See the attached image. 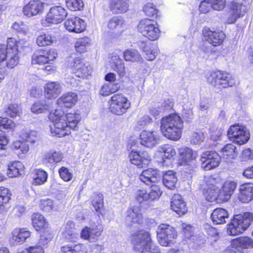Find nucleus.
Returning a JSON list of instances; mask_svg holds the SVG:
<instances>
[{
    "label": "nucleus",
    "instance_id": "f257e3e1",
    "mask_svg": "<svg viewBox=\"0 0 253 253\" xmlns=\"http://www.w3.org/2000/svg\"><path fill=\"white\" fill-rule=\"evenodd\" d=\"M183 122L176 114L164 117L161 121V129L164 135L169 139L177 140L181 137Z\"/></svg>",
    "mask_w": 253,
    "mask_h": 253
},
{
    "label": "nucleus",
    "instance_id": "f03ea898",
    "mask_svg": "<svg viewBox=\"0 0 253 253\" xmlns=\"http://www.w3.org/2000/svg\"><path fill=\"white\" fill-rule=\"evenodd\" d=\"M21 42H17L14 38H9L7 44H0V59L1 66H6L9 68H13L19 62L18 47Z\"/></svg>",
    "mask_w": 253,
    "mask_h": 253
},
{
    "label": "nucleus",
    "instance_id": "7ed1b4c3",
    "mask_svg": "<svg viewBox=\"0 0 253 253\" xmlns=\"http://www.w3.org/2000/svg\"><path fill=\"white\" fill-rule=\"evenodd\" d=\"M49 118L53 123V126H50V132L53 136L61 137L71 133L64 112L56 109L50 113Z\"/></svg>",
    "mask_w": 253,
    "mask_h": 253
},
{
    "label": "nucleus",
    "instance_id": "20e7f679",
    "mask_svg": "<svg viewBox=\"0 0 253 253\" xmlns=\"http://www.w3.org/2000/svg\"><path fill=\"white\" fill-rule=\"evenodd\" d=\"M253 221V213L246 212L234 216L232 221L228 225L227 231L230 236L242 234Z\"/></svg>",
    "mask_w": 253,
    "mask_h": 253
},
{
    "label": "nucleus",
    "instance_id": "39448f33",
    "mask_svg": "<svg viewBox=\"0 0 253 253\" xmlns=\"http://www.w3.org/2000/svg\"><path fill=\"white\" fill-rule=\"evenodd\" d=\"M133 248L141 253H159L156 249L148 232L140 231L131 236Z\"/></svg>",
    "mask_w": 253,
    "mask_h": 253
},
{
    "label": "nucleus",
    "instance_id": "423d86ee",
    "mask_svg": "<svg viewBox=\"0 0 253 253\" xmlns=\"http://www.w3.org/2000/svg\"><path fill=\"white\" fill-rule=\"evenodd\" d=\"M206 79L209 83L218 88L231 87L236 84L234 77L220 71L207 73Z\"/></svg>",
    "mask_w": 253,
    "mask_h": 253
},
{
    "label": "nucleus",
    "instance_id": "0eeeda50",
    "mask_svg": "<svg viewBox=\"0 0 253 253\" xmlns=\"http://www.w3.org/2000/svg\"><path fill=\"white\" fill-rule=\"evenodd\" d=\"M137 27L138 31L149 40L155 41L159 37L160 30L157 24L150 19L141 20Z\"/></svg>",
    "mask_w": 253,
    "mask_h": 253
},
{
    "label": "nucleus",
    "instance_id": "6e6552de",
    "mask_svg": "<svg viewBox=\"0 0 253 253\" xmlns=\"http://www.w3.org/2000/svg\"><path fill=\"white\" fill-rule=\"evenodd\" d=\"M157 237L160 245L163 246H169L174 243V239L177 236L175 229L166 224L160 225L157 230Z\"/></svg>",
    "mask_w": 253,
    "mask_h": 253
},
{
    "label": "nucleus",
    "instance_id": "1a4fd4ad",
    "mask_svg": "<svg viewBox=\"0 0 253 253\" xmlns=\"http://www.w3.org/2000/svg\"><path fill=\"white\" fill-rule=\"evenodd\" d=\"M227 134L231 140L239 145L245 144L250 138V133L247 128L239 124L231 126Z\"/></svg>",
    "mask_w": 253,
    "mask_h": 253
},
{
    "label": "nucleus",
    "instance_id": "9d476101",
    "mask_svg": "<svg viewBox=\"0 0 253 253\" xmlns=\"http://www.w3.org/2000/svg\"><path fill=\"white\" fill-rule=\"evenodd\" d=\"M130 107V103L127 98L122 94H115L111 99L110 110L117 115L125 113Z\"/></svg>",
    "mask_w": 253,
    "mask_h": 253
},
{
    "label": "nucleus",
    "instance_id": "9b49d317",
    "mask_svg": "<svg viewBox=\"0 0 253 253\" xmlns=\"http://www.w3.org/2000/svg\"><path fill=\"white\" fill-rule=\"evenodd\" d=\"M221 157L215 151L204 152L200 158L201 167L205 170H209L218 166Z\"/></svg>",
    "mask_w": 253,
    "mask_h": 253
},
{
    "label": "nucleus",
    "instance_id": "f8f14e48",
    "mask_svg": "<svg viewBox=\"0 0 253 253\" xmlns=\"http://www.w3.org/2000/svg\"><path fill=\"white\" fill-rule=\"evenodd\" d=\"M217 179L212 176L207 178L206 186L204 188L203 194L206 200L210 202L219 200V189L215 185Z\"/></svg>",
    "mask_w": 253,
    "mask_h": 253
},
{
    "label": "nucleus",
    "instance_id": "ddd939ff",
    "mask_svg": "<svg viewBox=\"0 0 253 253\" xmlns=\"http://www.w3.org/2000/svg\"><path fill=\"white\" fill-rule=\"evenodd\" d=\"M179 165L187 166L189 169H192L196 167V158L198 156L196 151L188 147H183L179 149Z\"/></svg>",
    "mask_w": 253,
    "mask_h": 253
},
{
    "label": "nucleus",
    "instance_id": "4468645a",
    "mask_svg": "<svg viewBox=\"0 0 253 253\" xmlns=\"http://www.w3.org/2000/svg\"><path fill=\"white\" fill-rule=\"evenodd\" d=\"M140 139L142 145L148 148H153L160 143L161 135L159 131L143 130L140 134Z\"/></svg>",
    "mask_w": 253,
    "mask_h": 253
},
{
    "label": "nucleus",
    "instance_id": "2eb2a0df",
    "mask_svg": "<svg viewBox=\"0 0 253 253\" xmlns=\"http://www.w3.org/2000/svg\"><path fill=\"white\" fill-rule=\"evenodd\" d=\"M229 9L227 20V23L229 24L234 23L239 18L243 17L247 12V6L245 5V3L235 0L231 1Z\"/></svg>",
    "mask_w": 253,
    "mask_h": 253
},
{
    "label": "nucleus",
    "instance_id": "dca6fc26",
    "mask_svg": "<svg viewBox=\"0 0 253 253\" xmlns=\"http://www.w3.org/2000/svg\"><path fill=\"white\" fill-rule=\"evenodd\" d=\"M67 10L61 6L52 7L47 13L45 20L47 22L58 24L62 22L67 16Z\"/></svg>",
    "mask_w": 253,
    "mask_h": 253
},
{
    "label": "nucleus",
    "instance_id": "f3484780",
    "mask_svg": "<svg viewBox=\"0 0 253 253\" xmlns=\"http://www.w3.org/2000/svg\"><path fill=\"white\" fill-rule=\"evenodd\" d=\"M202 34L205 40L213 46L220 44L225 38V35L223 32L212 31L208 27L203 28Z\"/></svg>",
    "mask_w": 253,
    "mask_h": 253
},
{
    "label": "nucleus",
    "instance_id": "a211bd4d",
    "mask_svg": "<svg viewBox=\"0 0 253 253\" xmlns=\"http://www.w3.org/2000/svg\"><path fill=\"white\" fill-rule=\"evenodd\" d=\"M73 69L75 75L83 78L90 76L92 68L88 63H84L79 58H76L73 62Z\"/></svg>",
    "mask_w": 253,
    "mask_h": 253
},
{
    "label": "nucleus",
    "instance_id": "6ab92c4d",
    "mask_svg": "<svg viewBox=\"0 0 253 253\" xmlns=\"http://www.w3.org/2000/svg\"><path fill=\"white\" fill-rule=\"evenodd\" d=\"M66 29L69 32L80 33L85 29L84 21L77 16L68 18L64 23Z\"/></svg>",
    "mask_w": 253,
    "mask_h": 253
},
{
    "label": "nucleus",
    "instance_id": "aec40b11",
    "mask_svg": "<svg viewBox=\"0 0 253 253\" xmlns=\"http://www.w3.org/2000/svg\"><path fill=\"white\" fill-rule=\"evenodd\" d=\"M129 158L131 164L139 167L148 165L151 160V156L147 152L133 150L130 152Z\"/></svg>",
    "mask_w": 253,
    "mask_h": 253
},
{
    "label": "nucleus",
    "instance_id": "412c9836",
    "mask_svg": "<svg viewBox=\"0 0 253 253\" xmlns=\"http://www.w3.org/2000/svg\"><path fill=\"white\" fill-rule=\"evenodd\" d=\"M57 56V53L54 49L41 50L33 56V62L39 64L48 63L53 61Z\"/></svg>",
    "mask_w": 253,
    "mask_h": 253
},
{
    "label": "nucleus",
    "instance_id": "4be33fe9",
    "mask_svg": "<svg viewBox=\"0 0 253 253\" xmlns=\"http://www.w3.org/2000/svg\"><path fill=\"white\" fill-rule=\"evenodd\" d=\"M43 9V3L40 0H31L23 8L24 15L31 17L41 14Z\"/></svg>",
    "mask_w": 253,
    "mask_h": 253
},
{
    "label": "nucleus",
    "instance_id": "5701e85b",
    "mask_svg": "<svg viewBox=\"0 0 253 253\" xmlns=\"http://www.w3.org/2000/svg\"><path fill=\"white\" fill-rule=\"evenodd\" d=\"M44 88L45 96L48 99L56 98L62 91V85L57 82L47 83Z\"/></svg>",
    "mask_w": 253,
    "mask_h": 253
},
{
    "label": "nucleus",
    "instance_id": "b1692460",
    "mask_svg": "<svg viewBox=\"0 0 253 253\" xmlns=\"http://www.w3.org/2000/svg\"><path fill=\"white\" fill-rule=\"evenodd\" d=\"M237 183L233 181L227 180L225 181L222 186L221 189L219 190V201L221 202H227L231 198L236 188Z\"/></svg>",
    "mask_w": 253,
    "mask_h": 253
},
{
    "label": "nucleus",
    "instance_id": "393cba45",
    "mask_svg": "<svg viewBox=\"0 0 253 253\" xmlns=\"http://www.w3.org/2000/svg\"><path fill=\"white\" fill-rule=\"evenodd\" d=\"M78 99V96L76 92H69L58 98L56 103L60 107L71 108L75 105Z\"/></svg>",
    "mask_w": 253,
    "mask_h": 253
},
{
    "label": "nucleus",
    "instance_id": "a878e982",
    "mask_svg": "<svg viewBox=\"0 0 253 253\" xmlns=\"http://www.w3.org/2000/svg\"><path fill=\"white\" fill-rule=\"evenodd\" d=\"M57 41L55 34L53 32L42 33L39 35L36 40L37 44L40 46L50 45Z\"/></svg>",
    "mask_w": 253,
    "mask_h": 253
},
{
    "label": "nucleus",
    "instance_id": "bb28decb",
    "mask_svg": "<svg viewBox=\"0 0 253 253\" xmlns=\"http://www.w3.org/2000/svg\"><path fill=\"white\" fill-rule=\"evenodd\" d=\"M171 209L179 215H182L186 211V207L185 201L181 195H174L171 201Z\"/></svg>",
    "mask_w": 253,
    "mask_h": 253
},
{
    "label": "nucleus",
    "instance_id": "cd10ccee",
    "mask_svg": "<svg viewBox=\"0 0 253 253\" xmlns=\"http://www.w3.org/2000/svg\"><path fill=\"white\" fill-rule=\"evenodd\" d=\"M102 231L101 227H96L91 228L88 227H84L81 233V237L87 240L90 242H95L100 235Z\"/></svg>",
    "mask_w": 253,
    "mask_h": 253
},
{
    "label": "nucleus",
    "instance_id": "c85d7f7f",
    "mask_svg": "<svg viewBox=\"0 0 253 253\" xmlns=\"http://www.w3.org/2000/svg\"><path fill=\"white\" fill-rule=\"evenodd\" d=\"M238 198L243 203H249L253 200V184H244L240 186Z\"/></svg>",
    "mask_w": 253,
    "mask_h": 253
},
{
    "label": "nucleus",
    "instance_id": "c756f323",
    "mask_svg": "<svg viewBox=\"0 0 253 253\" xmlns=\"http://www.w3.org/2000/svg\"><path fill=\"white\" fill-rule=\"evenodd\" d=\"M160 178L158 171L156 169H148L143 170L139 175L140 181L146 185L157 182Z\"/></svg>",
    "mask_w": 253,
    "mask_h": 253
},
{
    "label": "nucleus",
    "instance_id": "7c9ffc66",
    "mask_svg": "<svg viewBox=\"0 0 253 253\" xmlns=\"http://www.w3.org/2000/svg\"><path fill=\"white\" fill-rule=\"evenodd\" d=\"M138 46L145 53V58L146 60L152 61L155 59L157 50L154 44L150 42L141 41L138 42Z\"/></svg>",
    "mask_w": 253,
    "mask_h": 253
},
{
    "label": "nucleus",
    "instance_id": "2f4dec72",
    "mask_svg": "<svg viewBox=\"0 0 253 253\" xmlns=\"http://www.w3.org/2000/svg\"><path fill=\"white\" fill-rule=\"evenodd\" d=\"M126 217L128 222L139 223L142 220L143 215L140 208L138 206H134L127 210Z\"/></svg>",
    "mask_w": 253,
    "mask_h": 253
},
{
    "label": "nucleus",
    "instance_id": "473e14b6",
    "mask_svg": "<svg viewBox=\"0 0 253 253\" xmlns=\"http://www.w3.org/2000/svg\"><path fill=\"white\" fill-rule=\"evenodd\" d=\"M232 245L237 251L241 252L243 249L253 248V240L249 237H240L232 240Z\"/></svg>",
    "mask_w": 253,
    "mask_h": 253
},
{
    "label": "nucleus",
    "instance_id": "72a5a7b5",
    "mask_svg": "<svg viewBox=\"0 0 253 253\" xmlns=\"http://www.w3.org/2000/svg\"><path fill=\"white\" fill-rule=\"evenodd\" d=\"M63 204L61 201L56 200L53 201L47 198L41 200L40 207L42 210L46 212H50L52 210L57 211L61 208Z\"/></svg>",
    "mask_w": 253,
    "mask_h": 253
},
{
    "label": "nucleus",
    "instance_id": "f704fd0d",
    "mask_svg": "<svg viewBox=\"0 0 253 253\" xmlns=\"http://www.w3.org/2000/svg\"><path fill=\"white\" fill-rule=\"evenodd\" d=\"M229 215L227 211L222 208H217L211 213V218L213 223L215 224H223L228 219Z\"/></svg>",
    "mask_w": 253,
    "mask_h": 253
},
{
    "label": "nucleus",
    "instance_id": "c9c22d12",
    "mask_svg": "<svg viewBox=\"0 0 253 253\" xmlns=\"http://www.w3.org/2000/svg\"><path fill=\"white\" fill-rule=\"evenodd\" d=\"M31 235L29 230L24 228L15 229L12 233V240L16 244H21Z\"/></svg>",
    "mask_w": 253,
    "mask_h": 253
},
{
    "label": "nucleus",
    "instance_id": "e433bc0d",
    "mask_svg": "<svg viewBox=\"0 0 253 253\" xmlns=\"http://www.w3.org/2000/svg\"><path fill=\"white\" fill-rule=\"evenodd\" d=\"M128 8L127 0H111L110 2V10L114 13L126 12Z\"/></svg>",
    "mask_w": 253,
    "mask_h": 253
},
{
    "label": "nucleus",
    "instance_id": "4c0bfd02",
    "mask_svg": "<svg viewBox=\"0 0 253 253\" xmlns=\"http://www.w3.org/2000/svg\"><path fill=\"white\" fill-rule=\"evenodd\" d=\"M124 24L125 20L122 17L115 16L107 22V27L111 30L122 32L124 30Z\"/></svg>",
    "mask_w": 253,
    "mask_h": 253
},
{
    "label": "nucleus",
    "instance_id": "58836bf2",
    "mask_svg": "<svg viewBox=\"0 0 253 253\" xmlns=\"http://www.w3.org/2000/svg\"><path fill=\"white\" fill-rule=\"evenodd\" d=\"M111 66L120 77L124 76L125 74L124 63L118 55H114L112 57Z\"/></svg>",
    "mask_w": 253,
    "mask_h": 253
},
{
    "label": "nucleus",
    "instance_id": "ea45409f",
    "mask_svg": "<svg viewBox=\"0 0 253 253\" xmlns=\"http://www.w3.org/2000/svg\"><path fill=\"white\" fill-rule=\"evenodd\" d=\"M177 178L173 171L169 170L163 175V182L166 187L169 189H173L175 187Z\"/></svg>",
    "mask_w": 253,
    "mask_h": 253
},
{
    "label": "nucleus",
    "instance_id": "a19ab883",
    "mask_svg": "<svg viewBox=\"0 0 253 253\" xmlns=\"http://www.w3.org/2000/svg\"><path fill=\"white\" fill-rule=\"evenodd\" d=\"M65 119L67 123L68 126L71 129L76 130L78 127V125L80 120V116L76 113H67L65 115Z\"/></svg>",
    "mask_w": 253,
    "mask_h": 253
},
{
    "label": "nucleus",
    "instance_id": "79ce46f5",
    "mask_svg": "<svg viewBox=\"0 0 253 253\" xmlns=\"http://www.w3.org/2000/svg\"><path fill=\"white\" fill-rule=\"evenodd\" d=\"M222 157L226 159H233L237 156L236 147L232 144H227L221 150Z\"/></svg>",
    "mask_w": 253,
    "mask_h": 253
},
{
    "label": "nucleus",
    "instance_id": "37998d69",
    "mask_svg": "<svg viewBox=\"0 0 253 253\" xmlns=\"http://www.w3.org/2000/svg\"><path fill=\"white\" fill-rule=\"evenodd\" d=\"M124 57L126 61L139 62L143 60L140 53L135 49H127L124 52Z\"/></svg>",
    "mask_w": 253,
    "mask_h": 253
},
{
    "label": "nucleus",
    "instance_id": "c03bdc74",
    "mask_svg": "<svg viewBox=\"0 0 253 253\" xmlns=\"http://www.w3.org/2000/svg\"><path fill=\"white\" fill-rule=\"evenodd\" d=\"M32 224L37 230L42 228H45L47 222L42 215L35 213L32 215Z\"/></svg>",
    "mask_w": 253,
    "mask_h": 253
},
{
    "label": "nucleus",
    "instance_id": "a18cd8bd",
    "mask_svg": "<svg viewBox=\"0 0 253 253\" xmlns=\"http://www.w3.org/2000/svg\"><path fill=\"white\" fill-rule=\"evenodd\" d=\"M23 168L22 164L20 162H15L8 166L7 174L9 177H17L21 174Z\"/></svg>",
    "mask_w": 253,
    "mask_h": 253
},
{
    "label": "nucleus",
    "instance_id": "49530a36",
    "mask_svg": "<svg viewBox=\"0 0 253 253\" xmlns=\"http://www.w3.org/2000/svg\"><path fill=\"white\" fill-rule=\"evenodd\" d=\"M61 251L64 253H87L86 248L82 244L67 245L62 247Z\"/></svg>",
    "mask_w": 253,
    "mask_h": 253
},
{
    "label": "nucleus",
    "instance_id": "de8ad7c7",
    "mask_svg": "<svg viewBox=\"0 0 253 253\" xmlns=\"http://www.w3.org/2000/svg\"><path fill=\"white\" fill-rule=\"evenodd\" d=\"M3 113L5 116L11 118L15 117L17 116H20L21 113V110L16 104H9L3 109Z\"/></svg>",
    "mask_w": 253,
    "mask_h": 253
},
{
    "label": "nucleus",
    "instance_id": "09e8293b",
    "mask_svg": "<svg viewBox=\"0 0 253 253\" xmlns=\"http://www.w3.org/2000/svg\"><path fill=\"white\" fill-rule=\"evenodd\" d=\"M181 228L184 234V237L187 239H189L193 243H197V237L193 235V227L189 224L182 223L181 224Z\"/></svg>",
    "mask_w": 253,
    "mask_h": 253
},
{
    "label": "nucleus",
    "instance_id": "8fccbe9b",
    "mask_svg": "<svg viewBox=\"0 0 253 253\" xmlns=\"http://www.w3.org/2000/svg\"><path fill=\"white\" fill-rule=\"evenodd\" d=\"M74 224L72 222H68L66 225V229L63 233V236L66 239L70 241H75L77 238L78 235L74 231Z\"/></svg>",
    "mask_w": 253,
    "mask_h": 253
},
{
    "label": "nucleus",
    "instance_id": "3c124183",
    "mask_svg": "<svg viewBox=\"0 0 253 253\" xmlns=\"http://www.w3.org/2000/svg\"><path fill=\"white\" fill-rule=\"evenodd\" d=\"M48 174L46 171L42 169H38L36 175L34 178L33 184L40 185L44 184L47 179Z\"/></svg>",
    "mask_w": 253,
    "mask_h": 253
},
{
    "label": "nucleus",
    "instance_id": "603ef678",
    "mask_svg": "<svg viewBox=\"0 0 253 253\" xmlns=\"http://www.w3.org/2000/svg\"><path fill=\"white\" fill-rule=\"evenodd\" d=\"M15 126V124L13 121L8 119L7 118L0 117V131L6 132L9 130L13 129Z\"/></svg>",
    "mask_w": 253,
    "mask_h": 253
},
{
    "label": "nucleus",
    "instance_id": "864d4df0",
    "mask_svg": "<svg viewBox=\"0 0 253 253\" xmlns=\"http://www.w3.org/2000/svg\"><path fill=\"white\" fill-rule=\"evenodd\" d=\"M22 137L27 142L34 143L39 139L38 132L35 131L25 130L21 134Z\"/></svg>",
    "mask_w": 253,
    "mask_h": 253
},
{
    "label": "nucleus",
    "instance_id": "5fc2aeb1",
    "mask_svg": "<svg viewBox=\"0 0 253 253\" xmlns=\"http://www.w3.org/2000/svg\"><path fill=\"white\" fill-rule=\"evenodd\" d=\"M49 106L43 102L38 101L34 103L31 108V111L35 114L44 113L48 110Z\"/></svg>",
    "mask_w": 253,
    "mask_h": 253
},
{
    "label": "nucleus",
    "instance_id": "6e6d98bb",
    "mask_svg": "<svg viewBox=\"0 0 253 253\" xmlns=\"http://www.w3.org/2000/svg\"><path fill=\"white\" fill-rule=\"evenodd\" d=\"M159 151L164 153V157L167 159H170L176 154L174 148L169 145H165L159 148Z\"/></svg>",
    "mask_w": 253,
    "mask_h": 253
},
{
    "label": "nucleus",
    "instance_id": "4d7b16f0",
    "mask_svg": "<svg viewBox=\"0 0 253 253\" xmlns=\"http://www.w3.org/2000/svg\"><path fill=\"white\" fill-rule=\"evenodd\" d=\"M204 229L208 237L213 241L215 242L219 239L218 233L216 228L207 224L204 225Z\"/></svg>",
    "mask_w": 253,
    "mask_h": 253
},
{
    "label": "nucleus",
    "instance_id": "13d9d810",
    "mask_svg": "<svg viewBox=\"0 0 253 253\" xmlns=\"http://www.w3.org/2000/svg\"><path fill=\"white\" fill-rule=\"evenodd\" d=\"M45 158L49 163L52 164L61 162L63 159V156L61 152L55 151L46 154L45 155Z\"/></svg>",
    "mask_w": 253,
    "mask_h": 253
},
{
    "label": "nucleus",
    "instance_id": "bf43d9fd",
    "mask_svg": "<svg viewBox=\"0 0 253 253\" xmlns=\"http://www.w3.org/2000/svg\"><path fill=\"white\" fill-rule=\"evenodd\" d=\"M9 190L4 187H0V207L4 206L10 199Z\"/></svg>",
    "mask_w": 253,
    "mask_h": 253
},
{
    "label": "nucleus",
    "instance_id": "052dcab7",
    "mask_svg": "<svg viewBox=\"0 0 253 253\" xmlns=\"http://www.w3.org/2000/svg\"><path fill=\"white\" fill-rule=\"evenodd\" d=\"M66 5L72 11L81 10L84 3L82 0H66Z\"/></svg>",
    "mask_w": 253,
    "mask_h": 253
},
{
    "label": "nucleus",
    "instance_id": "680f3d73",
    "mask_svg": "<svg viewBox=\"0 0 253 253\" xmlns=\"http://www.w3.org/2000/svg\"><path fill=\"white\" fill-rule=\"evenodd\" d=\"M88 43L89 40L88 38L78 39L75 44L76 51L80 53L84 52L86 50V47Z\"/></svg>",
    "mask_w": 253,
    "mask_h": 253
},
{
    "label": "nucleus",
    "instance_id": "e2e57ef3",
    "mask_svg": "<svg viewBox=\"0 0 253 253\" xmlns=\"http://www.w3.org/2000/svg\"><path fill=\"white\" fill-rule=\"evenodd\" d=\"M92 204L96 211L103 207V197L101 194H95L92 201Z\"/></svg>",
    "mask_w": 253,
    "mask_h": 253
},
{
    "label": "nucleus",
    "instance_id": "0e129e2a",
    "mask_svg": "<svg viewBox=\"0 0 253 253\" xmlns=\"http://www.w3.org/2000/svg\"><path fill=\"white\" fill-rule=\"evenodd\" d=\"M162 193L159 186L153 184L151 186V191L148 193L150 200L153 201L159 198Z\"/></svg>",
    "mask_w": 253,
    "mask_h": 253
},
{
    "label": "nucleus",
    "instance_id": "69168bd1",
    "mask_svg": "<svg viewBox=\"0 0 253 253\" xmlns=\"http://www.w3.org/2000/svg\"><path fill=\"white\" fill-rule=\"evenodd\" d=\"M135 200L139 203L150 200L148 193L145 190H138L135 193Z\"/></svg>",
    "mask_w": 253,
    "mask_h": 253
},
{
    "label": "nucleus",
    "instance_id": "338daca9",
    "mask_svg": "<svg viewBox=\"0 0 253 253\" xmlns=\"http://www.w3.org/2000/svg\"><path fill=\"white\" fill-rule=\"evenodd\" d=\"M60 177L65 181H70L73 177V174L69 169L64 167H61L58 170Z\"/></svg>",
    "mask_w": 253,
    "mask_h": 253
},
{
    "label": "nucleus",
    "instance_id": "774afa93",
    "mask_svg": "<svg viewBox=\"0 0 253 253\" xmlns=\"http://www.w3.org/2000/svg\"><path fill=\"white\" fill-rule=\"evenodd\" d=\"M204 133L201 131H199L193 133L191 138V142L195 145L200 144L204 141Z\"/></svg>",
    "mask_w": 253,
    "mask_h": 253
}]
</instances>
